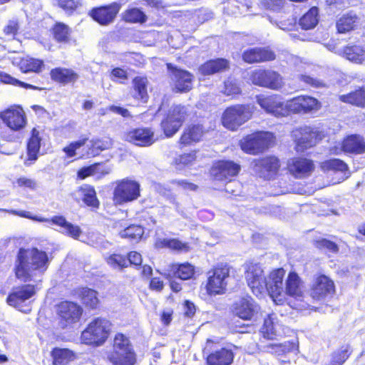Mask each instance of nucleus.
<instances>
[{"label":"nucleus","instance_id":"nucleus-13","mask_svg":"<svg viewBox=\"0 0 365 365\" xmlns=\"http://www.w3.org/2000/svg\"><path fill=\"white\" fill-rule=\"evenodd\" d=\"M245 277L252 293L258 296L264 292L265 278L260 264L250 262L244 265Z\"/></svg>","mask_w":365,"mask_h":365},{"label":"nucleus","instance_id":"nucleus-43","mask_svg":"<svg viewBox=\"0 0 365 365\" xmlns=\"http://www.w3.org/2000/svg\"><path fill=\"white\" fill-rule=\"evenodd\" d=\"M318 21V9L314 6L300 19L299 24L303 29L308 30L314 28Z\"/></svg>","mask_w":365,"mask_h":365},{"label":"nucleus","instance_id":"nucleus-63","mask_svg":"<svg viewBox=\"0 0 365 365\" xmlns=\"http://www.w3.org/2000/svg\"><path fill=\"white\" fill-rule=\"evenodd\" d=\"M58 4L66 11H73L81 5L79 1L74 0H58Z\"/></svg>","mask_w":365,"mask_h":365},{"label":"nucleus","instance_id":"nucleus-24","mask_svg":"<svg viewBox=\"0 0 365 365\" xmlns=\"http://www.w3.org/2000/svg\"><path fill=\"white\" fill-rule=\"evenodd\" d=\"M289 172L297 178H303L311 175L314 169L312 160L305 158H293L288 161Z\"/></svg>","mask_w":365,"mask_h":365},{"label":"nucleus","instance_id":"nucleus-5","mask_svg":"<svg viewBox=\"0 0 365 365\" xmlns=\"http://www.w3.org/2000/svg\"><path fill=\"white\" fill-rule=\"evenodd\" d=\"M108 359L113 365H133L135 354L129 339L122 334H117L113 341V351Z\"/></svg>","mask_w":365,"mask_h":365},{"label":"nucleus","instance_id":"nucleus-46","mask_svg":"<svg viewBox=\"0 0 365 365\" xmlns=\"http://www.w3.org/2000/svg\"><path fill=\"white\" fill-rule=\"evenodd\" d=\"M107 264L113 269L122 270L129 265L126 257L120 254H112L105 257Z\"/></svg>","mask_w":365,"mask_h":365},{"label":"nucleus","instance_id":"nucleus-53","mask_svg":"<svg viewBox=\"0 0 365 365\" xmlns=\"http://www.w3.org/2000/svg\"><path fill=\"white\" fill-rule=\"evenodd\" d=\"M53 36L58 41H67L69 36L68 27L61 23L57 24L53 28Z\"/></svg>","mask_w":365,"mask_h":365},{"label":"nucleus","instance_id":"nucleus-37","mask_svg":"<svg viewBox=\"0 0 365 365\" xmlns=\"http://www.w3.org/2000/svg\"><path fill=\"white\" fill-rule=\"evenodd\" d=\"M343 56L349 61L361 64L365 58V49L360 45H350L343 50Z\"/></svg>","mask_w":365,"mask_h":365},{"label":"nucleus","instance_id":"nucleus-26","mask_svg":"<svg viewBox=\"0 0 365 365\" xmlns=\"http://www.w3.org/2000/svg\"><path fill=\"white\" fill-rule=\"evenodd\" d=\"M302 282L295 272H290L285 282V297L289 295L297 300H302L303 297Z\"/></svg>","mask_w":365,"mask_h":365},{"label":"nucleus","instance_id":"nucleus-11","mask_svg":"<svg viewBox=\"0 0 365 365\" xmlns=\"http://www.w3.org/2000/svg\"><path fill=\"white\" fill-rule=\"evenodd\" d=\"M140 196V184L133 180L123 179L116 182L113 201L121 205L136 200Z\"/></svg>","mask_w":365,"mask_h":365},{"label":"nucleus","instance_id":"nucleus-7","mask_svg":"<svg viewBox=\"0 0 365 365\" xmlns=\"http://www.w3.org/2000/svg\"><path fill=\"white\" fill-rule=\"evenodd\" d=\"M252 111L250 106L235 105L228 107L223 112L222 123L225 128L235 131L251 118Z\"/></svg>","mask_w":365,"mask_h":365},{"label":"nucleus","instance_id":"nucleus-57","mask_svg":"<svg viewBox=\"0 0 365 365\" xmlns=\"http://www.w3.org/2000/svg\"><path fill=\"white\" fill-rule=\"evenodd\" d=\"M316 247L322 250H327L334 253L337 252L339 250L336 244L326 239H320L316 241Z\"/></svg>","mask_w":365,"mask_h":365},{"label":"nucleus","instance_id":"nucleus-34","mask_svg":"<svg viewBox=\"0 0 365 365\" xmlns=\"http://www.w3.org/2000/svg\"><path fill=\"white\" fill-rule=\"evenodd\" d=\"M229 67V63L226 59L217 58L210 60L202 64L199 71L202 75H212L217 72H222Z\"/></svg>","mask_w":365,"mask_h":365},{"label":"nucleus","instance_id":"nucleus-20","mask_svg":"<svg viewBox=\"0 0 365 365\" xmlns=\"http://www.w3.org/2000/svg\"><path fill=\"white\" fill-rule=\"evenodd\" d=\"M120 7V4L113 2L106 6L93 8L90 11V15L101 25L106 26L114 21Z\"/></svg>","mask_w":365,"mask_h":365},{"label":"nucleus","instance_id":"nucleus-40","mask_svg":"<svg viewBox=\"0 0 365 365\" xmlns=\"http://www.w3.org/2000/svg\"><path fill=\"white\" fill-rule=\"evenodd\" d=\"M148 81L145 77L137 76L133 81L134 94L133 97L138 100H140L143 103H146L148 99L147 91Z\"/></svg>","mask_w":365,"mask_h":365},{"label":"nucleus","instance_id":"nucleus-38","mask_svg":"<svg viewBox=\"0 0 365 365\" xmlns=\"http://www.w3.org/2000/svg\"><path fill=\"white\" fill-rule=\"evenodd\" d=\"M170 272L174 277L186 280L192 278L195 273L194 266L186 262L182 264H173L170 267Z\"/></svg>","mask_w":365,"mask_h":365},{"label":"nucleus","instance_id":"nucleus-56","mask_svg":"<svg viewBox=\"0 0 365 365\" xmlns=\"http://www.w3.org/2000/svg\"><path fill=\"white\" fill-rule=\"evenodd\" d=\"M87 141V138H83L71 143L68 146L63 148V151L68 157H73L77 154L76 150L85 145Z\"/></svg>","mask_w":365,"mask_h":365},{"label":"nucleus","instance_id":"nucleus-39","mask_svg":"<svg viewBox=\"0 0 365 365\" xmlns=\"http://www.w3.org/2000/svg\"><path fill=\"white\" fill-rule=\"evenodd\" d=\"M112 145V140L109 138H104L103 139H92L86 145L88 150L86 155L88 156H96L100 152L108 149Z\"/></svg>","mask_w":365,"mask_h":365},{"label":"nucleus","instance_id":"nucleus-31","mask_svg":"<svg viewBox=\"0 0 365 365\" xmlns=\"http://www.w3.org/2000/svg\"><path fill=\"white\" fill-rule=\"evenodd\" d=\"M256 166L262 176L269 178L277 172L279 163L277 158L270 156L259 160Z\"/></svg>","mask_w":365,"mask_h":365},{"label":"nucleus","instance_id":"nucleus-51","mask_svg":"<svg viewBox=\"0 0 365 365\" xmlns=\"http://www.w3.org/2000/svg\"><path fill=\"white\" fill-rule=\"evenodd\" d=\"M0 81L4 83L11 84V85H14L16 86H20V87H23L26 89H28V88L34 89V90H41V89L37 86L22 82L4 72H0Z\"/></svg>","mask_w":365,"mask_h":365},{"label":"nucleus","instance_id":"nucleus-60","mask_svg":"<svg viewBox=\"0 0 365 365\" xmlns=\"http://www.w3.org/2000/svg\"><path fill=\"white\" fill-rule=\"evenodd\" d=\"M93 166L95 167V168H93L95 175H96L98 179L108 175L112 170L111 167L104 164L96 163L93 164Z\"/></svg>","mask_w":365,"mask_h":365},{"label":"nucleus","instance_id":"nucleus-8","mask_svg":"<svg viewBox=\"0 0 365 365\" xmlns=\"http://www.w3.org/2000/svg\"><path fill=\"white\" fill-rule=\"evenodd\" d=\"M188 115L187 108L174 105L168 110L166 118L161 122V127L167 137L175 134Z\"/></svg>","mask_w":365,"mask_h":365},{"label":"nucleus","instance_id":"nucleus-44","mask_svg":"<svg viewBox=\"0 0 365 365\" xmlns=\"http://www.w3.org/2000/svg\"><path fill=\"white\" fill-rule=\"evenodd\" d=\"M82 303L87 307L96 309L99 303L97 292L91 289L83 288L81 291Z\"/></svg>","mask_w":365,"mask_h":365},{"label":"nucleus","instance_id":"nucleus-1","mask_svg":"<svg viewBox=\"0 0 365 365\" xmlns=\"http://www.w3.org/2000/svg\"><path fill=\"white\" fill-rule=\"evenodd\" d=\"M49 263L46 252L37 248H21L15 260V276L24 282H41Z\"/></svg>","mask_w":365,"mask_h":365},{"label":"nucleus","instance_id":"nucleus-10","mask_svg":"<svg viewBox=\"0 0 365 365\" xmlns=\"http://www.w3.org/2000/svg\"><path fill=\"white\" fill-rule=\"evenodd\" d=\"M274 136L269 132H257L246 136L240 141L242 150L257 154L267 149L273 142Z\"/></svg>","mask_w":365,"mask_h":365},{"label":"nucleus","instance_id":"nucleus-48","mask_svg":"<svg viewBox=\"0 0 365 365\" xmlns=\"http://www.w3.org/2000/svg\"><path fill=\"white\" fill-rule=\"evenodd\" d=\"M321 168L324 171L333 170L334 172L345 173L348 170L347 165L339 159H331L321 164Z\"/></svg>","mask_w":365,"mask_h":365},{"label":"nucleus","instance_id":"nucleus-27","mask_svg":"<svg viewBox=\"0 0 365 365\" xmlns=\"http://www.w3.org/2000/svg\"><path fill=\"white\" fill-rule=\"evenodd\" d=\"M41 141L39 132L36 128H33L31 136L27 143V158L24 160L26 166L31 165L38 159Z\"/></svg>","mask_w":365,"mask_h":365},{"label":"nucleus","instance_id":"nucleus-6","mask_svg":"<svg viewBox=\"0 0 365 365\" xmlns=\"http://www.w3.org/2000/svg\"><path fill=\"white\" fill-rule=\"evenodd\" d=\"M7 212L9 213L18 215L22 217L32 219L39 222L52 223L53 225H55L59 227L58 230L60 232L66 235L69 237H71L74 239H77L82 233V231L78 226L74 225L71 222H68L66 220V218L61 215H56L48 219L43 217H33L31 212L24 210L17 211L15 210H7Z\"/></svg>","mask_w":365,"mask_h":365},{"label":"nucleus","instance_id":"nucleus-58","mask_svg":"<svg viewBox=\"0 0 365 365\" xmlns=\"http://www.w3.org/2000/svg\"><path fill=\"white\" fill-rule=\"evenodd\" d=\"M225 190L232 195H240L242 192V185L239 181L230 180L226 183Z\"/></svg>","mask_w":365,"mask_h":365},{"label":"nucleus","instance_id":"nucleus-15","mask_svg":"<svg viewBox=\"0 0 365 365\" xmlns=\"http://www.w3.org/2000/svg\"><path fill=\"white\" fill-rule=\"evenodd\" d=\"M250 81L256 86L273 90H278L283 86L282 76L272 70H255L250 74Z\"/></svg>","mask_w":365,"mask_h":365},{"label":"nucleus","instance_id":"nucleus-28","mask_svg":"<svg viewBox=\"0 0 365 365\" xmlns=\"http://www.w3.org/2000/svg\"><path fill=\"white\" fill-rule=\"evenodd\" d=\"M242 57L245 61L252 63L274 60L275 55L268 49L253 48L245 51Z\"/></svg>","mask_w":365,"mask_h":365},{"label":"nucleus","instance_id":"nucleus-14","mask_svg":"<svg viewBox=\"0 0 365 365\" xmlns=\"http://www.w3.org/2000/svg\"><path fill=\"white\" fill-rule=\"evenodd\" d=\"M293 135L295 138L297 152H304L314 146L323 137L321 132L307 126L296 129L293 131Z\"/></svg>","mask_w":365,"mask_h":365},{"label":"nucleus","instance_id":"nucleus-32","mask_svg":"<svg viewBox=\"0 0 365 365\" xmlns=\"http://www.w3.org/2000/svg\"><path fill=\"white\" fill-rule=\"evenodd\" d=\"M204 133V129L200 125L189 126L184 130L180 138V143L184 145H188L192 143H197L202 139Z\"/></svg>","mask_w":365,"mask_h":365},{"label":"nucleus","instance_id":"nucleus-23","mask_svg":"<svg viewBox=\"0 0 365 365\" xmlns=\"http://www.w3.org/2000/svg\"><path fill=\"white\" fill-rule=\"evenodd\" d=\"M332 154L338 155L341 151L346 153L362 154L365 152V140L363 137L359 135H351L341 143L340 148H335L330 150Z\"/></svg>","mask_w":365,"mask_h":365},{"label":"nucleus","instance_id":"nucleus-30","mask_svg":"<svg viewBox=\"0 0 365 365\" xmlns=\"http://www.w3.org/2000/svg\"><path fill=\"white\" fill-rule=\"evenodd\" d=\"M233 352L228 349L221 348L209 354L207 365H230L233 361Z\"/></svg>","mask_w":365,"mask_h":365},{"label":"nucleus","instance_id":"nucleus-64","mask_svg":"<svg viewBox=\"0 0 365 365\" xmlns=\"http://www.w3.org/2000/svg\"><path fill=\"white\" fill-rule=\"evenodd\" d=\"M126 258L129 262V264H134L136 266L141 264L142 257L141 255L137 252H130Z\"/></svg>","mask_w":365,"mask_h":365},{"label":"nucleus","instance_id":"nucleus-42","mask_svg":"<svg viewBox=\"0 0 365 365\" xmlns=\"http://www.w3.org/2000/svg\"><path fill=\"white\" fill-rule=\"evenodd\" d=\"M51 356L54 365H66L74 359V354L68 349L55 348Z\"/></svg>","mask_w":365,"mask_h":365},{"label":"nucleus","instance_id":"nucleus-45","mask_svg":"<svg viewBox=\"0 0 365 365\" xmlns=\"http://www.w3.org/2000/svg\"><path fill=\"white\" fill-rule=\"evenodd\" d=\"M43 66L42 61L30 57L22 58L19 63L20 69L24 73L29 71L40 72Z\"/></svg>","mask_w":365,"mask_h":365},{"label":"nucleus","instance_id":"nucleus-12","mask_svg":"<svg viewBox=\"0 0 365 365\" xmlns=\"http://www.w3.org/2000/svg\"><path fill=\"white\" fill-rule=\"evenodd\" d=\"M284 274V269H277L269 274L267 279H265L264 290L267 289L273 301L277 304H282L285 302L283 283Z\"/></svg>","mask_w":365,"mask_h":365},{"label":"nucleus","instance_id":"nucleus-2","mask_svg":"<svg viewBox=\"0 0 365 365\" xmlns=\"http://www.w3.org/2000/svg\"><path fill=\"white\" fill-rule=\"evenodd\" d=\"M257 103L265 111L276 117L287 116L290 113L308 114L321 107L317 99L309 96H299L286 102L277 96L259 97Z\"/></svg>","mask_w":365,"mask_h":365},{"label":"nucleus","instance_id":"nucleus-47","mask_svg":"<svg viewBox=\"0 0 365 365\" xmlns=\"http://www.w3.org/2000/svg\"><path fill=\"white\" fill-rule=\"evenodd\" d=\"M158 246L168 247L177 252H187L190 247L187 243L177 239H163L158 242Z\"/></svg>","mask_w":365,"mask_h":365},{"label":"nucleus","instance_id":"nucleus-41","mask_svg":"<svg viewBox=\"0 0 365 365\" xmlns=\"http://www.w3.org/2000/svg\"><path fill=\"white\" fill-rule=\"evenodd\" d=\"M78 193L82 197V200L88 206L98 207L99 201L96 197V192L94 187L89 185H83L78 189Z\"/></svg>","mask_w":365,"mask_h":365},{"label":"nucleus","instance_id":"nucleus-55","mask_svg":"<svg viewBox=\"0 0 365 365\" xmlns=\"http://www.w3.org/2000/svg\"><path fill=\"white\" fill-rule=\"evenodd\" d=\"M223 92L226 96H234L241 93V88L236 80L228 78L224 83Z\"/></svg>","mask_w":365,"mask_h":365},{"label":"nucleus","instance_id":"nucleus-17","mask_svg":"<svg viewBox=\"0 0 365 365\" xmlns=\"http://www.w3.org/2000/svg\"><path fill=\"white\" fill-rule=\"evenodd\" d=\"M167 66L171 72L173 89L180 93L190 91L192 87L193 76L187 71L174 67L171 63H168Z\"/></svg>","mask_w":365,"mask_h":365},{"label":"nucleus","instance_id":"nucleus-36","mask_svg":"<svg viewBox=\"0 0 365 365\" xmlns=\"http://www.w3.org/2000/svg\"><path fill=\"white\" fill-rule=\"evenodd\" d=\"M359 20V17L352 12L343 15L336 22L338 32L344 34L354 30L357 26Z\"/></svg>","mask_w":365,"mask_h":365},{"label":"nucleus","instance_id":"nucleus-9","mask_svg":"<svg viewBox=\"0 0 365 365\" xmlns=\"http://www.w3.org/2000/svg\"><path fill=\"white\" fill-rule=\"evenodd\" d=\"M207 292L210 295L222 294L226 290L230 269L227 265H220L207 273Z\"/></svg>","mask_w":365,"mask_h":365},{"label":"nucleus","instance_id":"nucleus-49","mask_svg":"<svg viewBox=\"0 0 365 365\" xmlns=\"http://www.w3.org/2000/svg\"><path fill=\"white\" fill-rule=\"evenodd\" d=\"M123 19L127 22L142 24L146 21L147 16L140 9L132 8L125 11Z\"/></svg>","mask_w":365,"mask_h":365},{"label":"nucleus","instance_id":"nucleus-25","mask_svg":"<svg viewBox=\"0 0 365 365\" xmlns=\"http://www.w3.org/2000/svg\"><path fill=\"white\" fill-rule=\"evenodd\" d=\"M125 138L138 146H149L155 142L154 133L150 128H140L125 133Z\"/></svg>","mask_w":365,"mask_h":365},{"label":"nucleus","instance_id":"nucleus-4","mask_svg":"<svg viewBox=\"0 0 365 365\" xmlns=\"http://www.w3.org/2000/svg\"><path fill=\"white\" fill-rule=\"evenodd\" d=\"M111 323L106 318L97 317L91 321L81 334V340L86 344L101 345L107 339Z\"/></svg>","mask_w":365,"mask_h":365},{"label":"nucleus","instance_id":"nucleus-3","mask_svg":"<svg viewBox=\"0 0 365 365\" xmlns=\"http://www.w3.org/2000/svg\"><path fill=\"white\" fill-rule=\"evenodd\" d=\"M0 138L15 142L19 139V133L25 128L27 119L22 108L14 106L0 113Z\"/></svg>","mask_w":365,"mask_h":365},{"label":"nucleus","instance_id":"nucleus-21","mask_svg":"<svg viewBox=\"0 0 365 365\" xmlns=\"http://www.w3.org/2000/svg\"><path fill=\"white\" fill-rule=\"evenodd\" d=\"M334 283L329 277L320 274L315 277L311 290V296L313 299L320 300L334 294Z\"/></svg>","mask_w":365,"mask_h":365},{"label":"nucleus","instance_id":"nucleus-18","mask_svg":"<svg viewBox=\"0 0 365 365\" xmlns=\"http://www.w3.org/2000/svg\"><path fill=\"white\" fill-rule=\"evenodd\" d=\"M232 312L238 317L250 320L259 311V307L250 296L242 297L235 301L232 306Z\"/></svg>","mask_w":365,"mask_h":365},{"label":"nucleus","instance_id":"nucleus-52","mask_svg":"<svg viewBox=\"0 0 365 365\" xmlns=\"http://www.w3.org/2000/svg\"><path fill=\"white\" fill-rule=\"evenodd\" d=\"M349 346L346 345L332 354L331 363L333 365H342L349 356Z\"/></svg>","mask_w":365,"mask_h":365},{"label":"nucleus","instance_id":"nucleus-59","mask_svg":"<svg viewBox=\"0 0 365 365\" xmlns=\"http://www.w3.org/2000/svg\"><path fill=\"white\" fill-rule=\"evenodd\" d=\"M16 184L19 187L28 188L31 190H34L37 187V182L36 180L26 177H20L18 178L16 180Z\"/></svg>","mask_w":365,"mask_h":365},{"label":"nucleus","instance_id":"nucleus-22","mask_svg":"<svg viewBox=\"0 0 365 365\" xmlns=\"http://www.w3.org/2000/svg\"><path fill=\"white\" fill-rule=\"evenodd\" d=\"M58 314L61 319L62 327L78 321L82 314V309L77 304L71 302H63L58 307Z\"/></svg>","mask_w":365,"mask_h":365},{"label":"nucleus","instance_id":"nucleus-62","mask_svg":"<svg viewBox=\"0 0 365 365\" xmlns=\"http://www.w3.org/2000/svg\"><path fill=\"white\" fill-rule=\"evenodd\" d=\"M19 28V24L16 20H10L4 27V32L7 36H14L17 34Z\"/></svg>","mask_w":365,"mask_h":365},{"label":"nucleus","instance_id":"nucleus-50","mask_svg":"<svg viewBox=\"0 0 365 365\" xmlns=\"http://www.w3.org/2000/svg\"><path fill=\"white\" fill-rule=\"evenodd\" d=\"M144 233L143 228L139 225H130L120 232L123 238H128L130 240H138Z\"/></svg>","mask_w":365,"mask_h":365},{"label":"nucleus","instance_id":"nucleus-29","mask_svg":"<svg viewBox=\"0 0 365 365\" xmlns=\"http://www.w3.org/2000/svg\"><path fill=\"white\" fill-rule=\"evenodd\" d=\"M261 332L268 339H274L282 335L281 325L277 322L275 314H270L264 319Z\"/></svg>","mask_w":365,"mask_h":365},{"label":"nucleus","instance_id":"nucleus-16","mask_svg":"<svg viewBox=\"0 0 365 365\" xmlns=\"http://www.w3.org/2000/svg\"><path fill=\"white\" fill-rule=\"evenodd\" d=\"M36 294L35 286L33 284H24L13 288L9 294L6 302L20 311L27 313L30 309L26 307L24 309V304Z\"/></svg>","mask_w":365,"mask_h":365},{"label":"nucleus","instance_id":"nucleus-33","mask_svg":"<svg viewBox=\"0 0 365 365\" xmlns=\"http://www.w3.org/2000/svg\"><path fill=\"white\" fill-rule=\"evenodd\" d=\"M51 77L56 82L67 84L76 82L78 78V75L72 69L56 68L51 70Z\"/></svg>","mask_w":365,"mask_h":365},{"label":"nucleus","instance_id":"nucleus-54","mask_svg":"<svg viewBox=\"0 0 365 365\" xmlns=\"http://www.w3.org/2000/svg\"><path fill=\"white\" fill-rule=\"evenodd\" d=\"M196 159V154L195 152L185 153L176 157L174 160V164L178 169H182L183 167L190 165Z\"/></svg>","mask_w":365,"mask_h":365},{"label":"nucleus","instance_id":"nucleus-61","mask_svg":"<svg viewBox=\"0 0 365 365\" xmlns=\"http://www.w3.org/2000/svg\"><path fill=\"white\" fill-rule=\"evenodd\" d=\"M299 79L304 82L307 85L312 86L314 88H320L324 86V83L322 81L317 78H314L307 75L299 76Z\"/></svg>","mask_w":365,"mask_h":365},{"label":"nucleus","instance_id":"nucleus-35","mask_svg":"<svg viewBox=\"0 0 365 365\" xmlns=\"http://www.w3.org/2000/svg\"><path fill=\"white\" fill-rule=\"evenodd\" d=\"M339 99L343 103L364 108H365V90L359 88L348 94L339 96Z\"/></svg>","mask_w":365,"mask_h":365},{"label":"nucleus","instance_id":"nucleus-19","mask_svg":"<svg viewBox=\"0 0 365 365\" xmlns=\"http://www.w3.org/2000/svg\"><path fill=\"white\" fill-rule=\"evenodd\" d=\"M240 170V166L230 160H220L213 165L211 175L215 180L225 181L236 176Z\"/></svg>","mask_w":365,"mask_h":365}]
</instances>
